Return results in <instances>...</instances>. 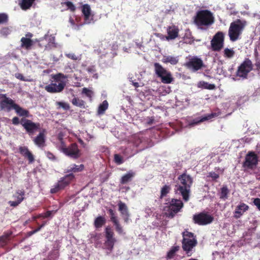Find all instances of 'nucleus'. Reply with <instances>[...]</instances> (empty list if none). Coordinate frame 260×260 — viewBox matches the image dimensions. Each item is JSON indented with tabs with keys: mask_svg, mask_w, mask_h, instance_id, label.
Masks as SVG:
<instances>
[{
	"mask_svg": "<svg viewBox=\"0 0 260 260\" xmlns=\"http://www.w3.org/2000/svg\"><path fill=\"white\" fill-rule=\"evenodd\" d=\"M179 183H177L174 188L176 194L181 195H189L190 192V188L193 183V179L187 174L185 171L183 174L178 177Z\"/></svg>",
	"mask_w": 260,
	"mask_h": 260,
	"instance_id": "1",
	"label": "nucleus"
},
{
	"mask_svg": "<svg viewBox=\"0 0 260 260\" xmlns=\"http://www.w3.org/2000/svg\"><path fill=\"white\" fill-rule=\"evenodd\" d=\"M50 84L45 86V89L50 93H57L61 92L64 88L66 83L65 79L67 77L62 73L51 75Z\"/></svg>",
	"mask_w": 260,
	"mask_h": 260,
	"instance_id": "2",
	"label": "nucleus"
},
{
	"mask_svg": "<svg viewBox=\"0 0 260 260\" xmlns=\"http://www.w3.org/2000/svg\"><path fill=\"white\" fill-rule=\"evenodd\" d=\"M246 25L247 21L245 20L238 19L232 22L228 31L230 40L235 42L239 39Z\"/></svg>",
	"mask_w": 260,
	"mask_h": 260,
	"instance_id": "3",
	"label": "nucleus"
},
{
	"mask_svg": "<svg viewBox=\"0 0 260 260\" xmlns=\"http://www.w3.org/2000/svg\"><path fill=\"white\" fill-rule=\"evenodd\" d=\"M12 122L15 125L20 124L29 135H33L40 128L39 123H35L25 118H21L20 119L18 117L15 116L12 119Z\"/></svg>",
	"mask_w": 260,
	"mask_h": 260,
	"instance_id": "4",
	"label": "nucleus"
},
{
	"mask_svg": "<svg viewBox=\"0 0 260 260\" xmlns=\"http://www.w3.org/2000/svg\"><path fill=\"white\" fill-rule=\"evenodd\" d=\"M165 200L166 202L164 204L163 210L167 217H173L183 207V203L180 200L165 199Z\"/></svg>",
	"mask_w": 260,
	"mask_h": 260,
	"instance_id": "5",
	"label": "nucleus"
},
{
	"mask_svg": "<svg viewBox=\"0 0 260 260\" xmlns=\"http://www.w3.org/2000/svg\"><path fill=\"white\" fill-rule=\"evenodd\" d=\"M214 17L208 10H201L197 12L194 17V23L198 26H209L214 22Z\"/></svg>",
	"mask_w": 260,
	"mask_h": 260,
	"instance_id": "6",
	"label": "nucleus"
},
{
	"mask_svg": "<svg viewBox=\"0 0 260 260\" xmlns=\"http://www.w3.org/2000/svg\"><path fill=\"white\" fill-rule=\"evenodd\" d=\"M182 248L184 251L190 255L192 251L197 244V241L194 234L187 231L182 233Z\"/></svg>",
	"mask_w": 260,
	"mask_h": 260,
	"instance_id": "7",
	"label": "nucleus"
},
{
	"mask_svg": "<svg viewBox=\"0 0 260 260\" xmlns=\"http://www.w3.org/2000/svg\"><path fill=\"white\" fill-rule=\"evenodd\" d=\"M154 67L155 73L158 77L160 78L163 83L169 84L173 81V78L171 72L164 68L159 63L155 62Z\"/></svg>",
	"mask_w": 260,
	"mask_h": 260,
	"instance_id": "8",
	"label": "nucleus"
},
{
	"mask_svg": "<svg viewBox=\"0 0 260 260\" xmlns=\"http://www.w3.org/2000/svg\"><path fill=\"white\" fill-rule=\"evenodd\" d=\"M61 150L67 156L74 159H77L81 156V151L75 143L66 147L63 141H61Z\"/></svg>",
	"mask_w": 260,
	"mask_h": 260,
	"instance_id": "9",
	"label": "nucleus"
},
{
	"mask_svg": "<svg viewBox=\"0 0 260 260\" xmlns=\"http://www.w3.org/2000/svg\"><path fill=\"white\" fill-rule=\"evenodd\" d=\"M258 156L254 151H249L246 155L243 167L246 169L253 170L257 165Z\"/></svg>",
	"mask_w": 260,
	"mask_h": 260,
	"instance_id": "10",
	"label": "nucleus"
},
{
	"mask_svg": "<svg viewBox=\"0 0 260 260\" xmlns=\"http://www.w3.org/2000/svg\"><path fill=\"white\" fill-rule=\"evenodd\" d=\"M224 34L222 31H218L211 41V46L213 51H220L224 45Z\"/></svg>",
	"mask_w": 260,
	"mask_h": 260,
	"instance_id": "11",
	"label": "nucleus"
},
{
	"mask_svg": "<svg viewBox=\"0 0 260 260\" xmlns=\"http://www.w3.org/2000/svg\"><path fill=\"white\" fill-rule=\"evenodd\" d=\"M74 178L75 176L73 173H70L66 175L58 182L54 187L51 189L50 192L55 193L58 192L59 190L64 189Z\"/></svg>",
	"mask_w": 260,
	"mask_h": 260,
	"instance_id": "12",
	"label": "nucleus"
},
{
	"mask_svg": "<svg viewBox=\"0 0 260 260\" xmlns=\"http://www.w3.org/2000/svg\"><path fill=\"white\" fill-rule=\"evenodd\" d=\"M16 104L12 99L7 96L6 94H0V109L7 112L14 109Z\"/></svg>",
	"mask_w": 260,
	"mask_h": 260,
	"instance_id": "13",
	"label": "nucleus"
},
{
	"mask_svg": "<svg viewBox=\"0 0 260 260\" xmlns=\"http://www.w3.org/2000/svg\"><path fill=\"white\" fill-rule=\"evenodd\" d=\"M253 64L249 58H246L238 67L237 75L240 77L246 78L248 74L252 70Z\"/></svg>",
	"mask_w": 260,
	"mask_h": 260,
	"instance_id": "14",
	"label": "nucleus"
},
{
	"mask_svg": "<svg viewBox=\"0 0 260 260\" xmlns=\"http://www.w3.org/2000/svg\"><path fill=\"white\" fill-rule=\"evenodd\" d=\"M105 234L106 240L104 243V246L105 248L108 251L107 252L109 253L113 250L116 239L113 237L114 233L111 228L107 227L106 228Z\"/></svg>",
	"mask_w": 260,
	"mask_h": 260,
	"instance_id": "15",
	"label": "nucleus"
},
{
	"mask_svg": "<svg viewBox=\"0 0 260 260\" xmlns=\"http://www.w3.org/2000/svg\"><path fill=\"white\" fill-rule=\"evenodd\" d=\"M184 66L187 69L191 70L193 72H196L201 69L204 67L203 60L198 57L194 56L189 59Z\"/></svg>",
	"mask_w": 260,
	"mask_h": 260,
	"instance_id": "16",
	"label": "nucleus"
},
{
	"mask_svg": "<svg viewBox=\"0 0 260 260\" xmlns=\"http://www.w3.org/2000/svg\"><path fill=\"white\" fill-rule=\"evenodd\" d=\"M193 220L196 223L199 225H206L211 223L213 220V217L210 214L201 213L194 215Z\"/></svg>",
	"mask_w": 260,
	"mask_h": 260,
	"instance_id": "17",
	"label": "nucleus"
},
{
	"mask_svg": "<svg viewBox=\"0 0 260 260\" xmlns=\"http://www.w3.org/2000/svg\"><path fill=\"white\" fill-rule=\"evenodd\" d=\"M55 40V38L54 37L45 35L43 38L39 41L38 45L40 47H44L46 49H50L52 48L56 47Z\"/></svg>",
	"mask_w": 260,
	"mask_h": 260,
	"instance_id": "18",
	"label": "nucleus"
},
{
	"mask_svg": "<svg viewBox=\"0 0 260 260\" xmlns=\"http://www.w3.org/2000/svg\"><path fill=\"white\" fill-rule=\"evenodd\" d=\"M129 142L132 143L134 146L140 147L141 149H143L145 147L144 139L140 135H133L129 139Z\"/></svg>",
	"mask_w": 260,
	"mask_h": 260,
	"instance_id": "19",
	"label": "nucleus"
},
{
	"mask_svg": "<svg viewBox=\"0 0 260 260\" xmlns=\"http://www.w3.org/2000/svg\"><path fill=\"white\" fill-rule=\"evenodd\" d=\"M81 11L84 16V24H89L92 20L90 6L88 4L83 5L81 8Z\"/></svg>",
	"mask_w": 260,
	"mask_h": 260,
	"instance_id": "20",
	"label": "nucleus"
},
{
	"mask_svg": "<svg viewBox=\"0 0 260 260\" xmlns=\"http://www.w3.org/2000/svg\"><path fill=\"white\" fill-rule=\"evenodd\" d=\"M249 207L247 205L241 203L236 208L234 212V216L235 218H240L244 213L248 210Z\"/></svg>",
	"mask_w": 260,
	"mask_h": 260,
	"instance_id": "21",
	"label": "nucleus"
},
{
	"mask_svg": "<svg viewBox=\"0 0 260 260\" xmlns=\"http://www.w3.org/2000/svg\"><path fill=\"white\" fill-rule=\"evenodd\" d=\"M19 153L25 158H26L29 164H32L35 161L34 155L26 146H20L19 148Z\"/></svg>",
	"mask_w": 260,
	"mask_h": 260,
	"instance_id": "22",
	"label": "nucleus"
},
{
	"mask_svg": "<svg viewBox=\"0 0 260 260\" xmlns=\"http://www.w3.org/2000/svg\"><path fill=\"white\" fill-rule=\"evenodd\" d=\"M179 29L175 25L170 26L167 28L168 36L166 37L167 40H174L179 35Z\"/></svg>",
	"mask_w": 260,
	"mask_h": 260,
	"instance_id": "23",
	"label": "nucleus"
},
{
	"mask_svg": "<svg viewBox=\"0 0 260 260\" xmlns=\"http://www.w3.org/2000/svg\"><path fill=\"white\" fill-rule=\"evenodd\" d=\"M118 206L119 207V211L121 213V215L124 220V221L127 223L129 221V214L128 211V209L125 204L120 201Z\"/></svg>",
	"mask_w": 260,
	"mask_h": 260,
	"instance_id": "24",
	"label": "nucleus"
},
{
	"mask_svg": "<svg viewBox=\"0 0 260 260\" xmlns=\"http://www.w3.org/2000/svg\"><path fill=\"white\" fill-rule=\"evenodd\" d=\"M136 173L133 171H129L122 176L120 180V183L122 184H125L131 182L135 176Z\"/></svg>",
	"mask_w": 260,
	"mask_h": 260,
	"instance_id": "25",
	"label": "nucleus"
},
{
	"mask_svg": "<svg viewBox=\"0 0 260 260\" xmlns=\"http://www.w3.org/2000/svg\"><path fill=\"white\" fill-rule=\"evenodd\" d=\"M14 110H15L17 114L20 117H22V118H26V117H28L29 116V112L28 110L21 107L17 104L15 105Z\"/></svg>",
	"mask_w": 260,
	"mask_h": 260,
	"instance_id": "26",
	"label": "nucleus"
},
{
	"mask_svg": "<svg viewBox=\"0 0 260 260\" xmlns=\"http://www.w3.org/2000/svg\"><path fill=\"white\" fill-rule=\"evenodd\" d=\"M20 42L21 47L27 50H30L34 45V41L31 39H29V38L22 37L21 39Z\"/></svg>",
	"mask_w": 260,
	"mask_h": 260,
	"instance_id": "27",
	"label": "nucleus"
},
{
	"mask_svg": "<svg viewBox=\"0 0 260 260\" xmlns=\"http://www.w3.org/2000/svg\"><path fill=\"white\" fill-rule=\"evenodd\" d=\"M216 114L215 113H211L210 114H208L207 116L203 117L201 118L195 119H193L190 123V126H193L194 125H197L202 122L205 121L206 120H210L212 118L215 117Z\"/></svg>",
	"mask_w": 260,
	"mask_h": 260,
	"instance_id": "28",
	"label": "nucleus"
},
{
	"mask_svg": "<svg viewBox=\"0 0 260 260\" xmlns=\"http://www.w3.org/2000/svg\"><path fill=\"white\" fill-rule=\"evenodd\" d=\"M34 143L40 147H44L45 143V137L43 132H40L34 139Z\"/></svg>",
	"mask_w": 260,
	"mask_h": 260,
	"instance_id": "29",
	"label": "nucleus"
},
{
	"mask_svg": "<svg viewBox=\"0 0 260 260\" xmlns=\"http://www.w3.org/2000/svg\"><path fill=\"white\" fill-rule=\"evenodd\" d=\"M84 169V166L83 164L80 165H77L76 164H73L71 166L69 167L66 170L67 173H78L82 171Z\"/></svg>",
	"mask_w": 260,
	"mask_h": 260,
	"instance_id": "30",
	"label": "nucleus"
},
{
	"mask_svg": "<svg viewBox=\"0 0 260 260\" xmlns=\"http://www.w3.org/2000/svg\"><path fill=\"white\" fill-rule=\"evenodd\" d=\"M162 61L166 63H170L172 65H175L178 62V59L177 57L169 55L164 56Z\"/></svg>",
	"mask_w": 260,
	"mask_h": 260,
	"instance_id": "31",
	"label": "nucleus"
},
{
	"mask_svg": "<svg viewBox=\"0 0 260 260\" xmlns=\"http://www.w3.org/2000/svg\"><path fill=\"white\" fill-rule=\"evenodd\" d=\"M35 0H22L20 3L21 8L23 10H26L32 6Z\"/></svg>",
	"mask_w": 260,
	"mask_h": 260,
	"instance_id": "32",
	"label": "nucleus"
},
{
	"mask_svg": "<svg viewBox=\"0 0 260 260\" xmlns=\"http://www.w3.org/2000/svg\"><path fill=\"white\" fill-rule=\"evenodd\" d=\"M72 104L76 107L85 108L86 103L84 101L78 98H74L71 101Z\"/></svg>",
	"mask_w": 260,
	"mask_h": 260,
	"instance_id": "33",
	"label": "nucleus"
},
{
	"mask_svg": "<svg viewBox=\"0 0 260 260\" xmlns=\"http://www.w3.org/2000/svg\"><path fill=\"white\" fill-rule=\"evenodd\" d=\"M11 235V232H7L0 237V247H3L7 243L9 240V237Z\"/></svg>",
	"mask_w": 260,
	"mask_h": 260,
	"instance_id": "34",
	"label": "nucleus"
},
{
	"mask_svg": "<svg viewBox=\"0 0 260 260\" xmlns=\"http://www.w3.org/2000/svg\"><path fill=\"white\" fill-rule=\"evenodd\" d=\"M198 87L204 89L213 90L215 89V85L213 84H210L205 81H200L198 84Z\"/></svg>",
	"mask_w": 260,
	"mask_h": 260,
	"instance_id": "35",
	"label": "nucleus"
},
{
	"mask_svg": "<svg viewBox=\"0 0 260 260\" xmlns=\"http://www.w3.org/2000/svg\"><path fill=\"white\" fill-rule=\"evenodd\" d=\"M106 223V219L105 217L100 216L95 218L94 225L96 228H101Z\"/></svg>",
	"mask_w": 260,
	"mask_h": 260,
	"instance_id": "36",
	"label": "nucleus"
},
{
	"mask_svg": "<svg viewBox=\"0 0 260 260\" xmlns=\"http://www.w3.org/2000/svg\"><path fill=\"white\" fill-rule=\"evenodd\" d=\"M108 102L105 100L103 102V103L100 105L98 108V112L99 114H104L105 111L108 109Z\"/></svg>",
	"mask_w": 260,
	"mask_h": 260,
	"instance_id": "37",
	"label": "nucleus"
},
{
	"mask_svg": "<svg viewBox=\"0 0 260 260\" xmlns=\"http://www.w3.org/2000/svg\"><path fill=\"white\" fill-rule=\"evenodd\" d=\"M61 4L62 6L65 5L67 7V10H70L71 12H74L76 10L75 6L71 2L67 1L62 2Z\"/></svg>",
	"mask_w": 260,
	"mask_h": 260,
	"instance_id": "38",
	"label": "nucleus"
},
{
	"mask_svg": "<svg viewBox=\"0 0 260 260\" xmlns=\"http://www.w3.org/2000/svg\"><path fill=\"white\" fill-rule=\"evenodd\" d=\"M9 22V16L5 13H0V25H6Z\"/></svg>",
	"mask_w": 260,
	"mask_h": 260,
	"instance_id": "39",
	"label": "nucleus"
},
{
	"mask_svg": "<svg viewBox=\"0 0 260 260\" xmlns=\"http://www.w3.org/2000/svg\"><path fill=\"white\" fill-rule=\"evenodd\" d=\"M24 198L22 196H17L16 199H15L13 201H9L8 203L12 207H16L23 200Z\"/></svg>",
	"mask_w": 260,
	"mask_h": 260,
	"instance_id": "40",
	"label": "nucleus"
},
{
	"mask_svg": "<svg viewBox=\"0 0 260 260\" xmlns=\"http://www.w3.org/2000/svg\"><path fill=\"white\" fill-rule=\"evenodd\" d=\"M224 56L228 58H231L235 55V52L233 49L225 48L223 51Z\"/></svg>",
	"mask_w": 260,
	"mask_h": 260,
	"instance_id": "41",
	"label": "nucleus"
},
{
	"mask_svg": "<svg viewBox=\"0 0 260 260\" xmlns=\"http://www.w3.org/2000/svg\"><path fill=\"white\" fill-rule=\"evenodd\" d=\"M179 247L178 246L173 247L168 252L167 254V258L171 259L172 258L174 255L175 253L179 250Z\"/></svg>",
	"mask_w": 260,
	"mask_h": 260,
	"instance_id": "42",
	"label": "nucleus"
},
{
	"mask_svg": "<svg viewBox=\"0 0 260 260\" xmlns=\"http://www.w3.org/2000/svg\"><path fill=\"white\" fill-rule=\"evenodd\" d=\"M82 93L84 94L87 97H88L90 101L92 100V97L93 94V91L88 89L87 88L84 87L82 90Z\"/></svg>",
	"mask_w": 260,
	"mask_h": 260,
	"instance_id": "43",
	"label": "nucleus"
},
{
	"mask_svg": "<svg viewBox=\"0 0 260 260\" xmlns=\"http://www.w3.org/2000/svg\"><path fill=\"white\" fill-rule=\"evenodd\" d=\"M114 161L117 165H121L123 163L124 160L122 156L118 154L114 155Z\"/></svg>",
	"mask_w": 260,
	"mask_h": 260,
	"instance_id": "44",
	"label": "nucleus"
},
{
	"mask_svg": "<svg viewBox=\"0 0 260 260\" xmlns=\"http://www.w3.org/2000/svg\"><path fill=\"white\" fill-rule=\"evenodd\" d=\"M171 189V186L169 185H165L161 189V194L160 195H166L169 193L170 190Z\"/></svg>",
	"mask_w": 260,
	"mask_h": 260,
	"instance_id": "45",
	"label": "nucleus"
},
{
	"mask_svg": "<svg viewBox=\"0 0 260 260\" xmlns=\"http://www.w3.org/2000/svg\"><path fill=\"white\" fill-rule=\"evenodd\" d=\"M108 212L110 216L111 220L113 222V223L116 222L118 221L114 211L112 209H109Z\"/></svg>",
	"mask_w": 260,
	"mask_h": 260,
	"instance_id": "46",
	"label": "nucleus"
},
{
	"mask_svg": "<svg viewBox=\"0 0 260 260\" xmlns=\"http://www.w3.org/2000/svg\"><path fill=\"white\" fill-rule=\"evenodd\" d=\"M58 256V251L57 250H53L49 255L50 260H55Z\"/></svg>",
	"mask_w": 260,
	"mask_h": 260,
	"instance_id": "47",
	"label": "nucleus"
},
{
	"mask_svg": "<svg viewBox=\"0 0 260 260\" xmlns=\"http://www.w3.org/2000/svg\"><path fill=\"white\" fill-rule=\"evenodd\" d=\"M254 55L255 57V66L256 70H259L260 69V60L258 58V52L256 50L255 51Z\"/></svg>",
	"mask_w": 260,
	"mask_h": 260,
	"instance_id": "48",
	"label": "nucleus"
},
{
	"mask_svg": "<svg viewBox=\"0 0 260 260\" xmlns=\"http://www.w3.org/2000/svg\"><path fill=\"white\" fill-rule=\"evenodd\" d=\"M66 56L68 58H70L71 59H72L73 60H80V58L77 56L74 53H68V54H66Z\"/></svg>",
	"mask_w": 260,
	"mask_h": 260,
	"instance_id": "49",
	"label": "nucleus"
},
{
	"mask_svg": "<svg viewBox=\"0 0 260 260\" xmlns=\"http://www.w3.org/2000/svg\"><path fill=\"white\" fill-rule=\"evenodd\" d=\"M115 226V228H116V230L117 231V232L120 234H124L123 233V230H122V228L121 226V225H120L118 221H117L116 222H114L113 223Z\"/></svg>",
	"mask_w": 260,
	"mask_h": 260,
	"instance_id": "50",
	"label": "nucleus"
},
{
	"mask_svg": "<svg viewBox=\"0 0 260 260\" xmlns=\"http://www.w3.org/2000/svg\"><path fill=\"white\" fill-rule=\"evenodd\" d=\"M56 213V211L51 210V211H47L46 213H44V217H52L54 214Z\"/></svg>",
	"mask_w": 260,
	"mask_h": 260,
	"instance_id": "51",
	"label": "nucleus"
},
{
	"mask_svg": "<svg viewBox=\"0 0 260 260\" xmlns=\"http://www.w3.org/2000/svg\"><path fill=\"white\" fill-rule=\"evenodd\" d=\"M208 177L212 178L213 180H215L219 177V176L214 172H211L209 173Z\"/></svg>",
	"mask_w": 260,
	"mask_h": 260,
	"instance_id": "52",
	"label": "nucleus"
},
{
	"mask_svg": "<svg viewBox=\"0 0 260 260\" xmlns=\"http://www.w3.org/2000/svg\"><path fill=\"white\" fill-rule=\"evenodd\" d=\"M57 105H59L60 107L64 109V110H69L70 108V106L68 104L59 102L57 103Z\"/></svg>",
	"mask_w": 260,
	"mask_h": 260,
	"instance_id": "53",
	"label": "nucleus"
},
{
	"mask_svg": "<svg viewBox=\"0 0 260 260\" xmlns=\"http://www.w3.org/2000/svg\"><path fill=\"white\" fill-rule=\"evenodd\" d=\"M46 154L47 157L51 160H55L56 159V157L50 151H47L46 152Z\"/></svg>",
	"mask_w": 260,
	"mask_h": 260,
	"instance_id": "54",
	"label": "nucleus"
},
{
	"mask_svg": "<svg viewBox=\"0 0 260 260\" xmlns=\"http://www.w3.org/2000/svg\"><path fill=\"white\" fill-rule=\"evenodd\" d=\"M15 77L18 79H19L23 81H28V80L26 79L23 76V75L20 73L16 74Z\"/></svg>",
	"mask_w": 260,
	"mask_h": 260,
	"instance_id": "55",
	"label": "nucleus"
},
{
	"mask_svg": "<svg viewBox=\"0 0 260 260\" xmlns=\"http://www.w3.org/2000/svg\"><path fill=\"white\" fill-rule=\"evenodd\" d=\"M221 195H227L229 193V189L226 186H223L221 188Z\"/></svg>",
	"mask_w": 260,
	"mask_h": 260,
	"instance_id": "56",
	"label": "nucleus"
},
{
	"mask_svg": "<svg viewBox=\"0 0 260 260\" xmlns=\"http://www.w3.org/2000/svg\"><path fill=\"white\" fill-rule=\"evenodd\" d=\"M10 30L8 27H3L1 29V32L3 35H7L10 34Z\"/></svg>",
	"mask_w": 260,
	"mask_h": 260,
	"instance_id": "57",
	"label": "nucleus"
},
{
	"mask_svg": "<svg viewBox=\"0 0 260 260\" xmlns=\"http://www.w3.org/2000/svg\"><path fill=\"white\" fill-rule=\"evenodd\" d=\"M253 203L257 207V209L260 211V199L258 198L255 199Z\"/></svg>",
	"mask_w": 260,
	"mask_h": 260,
	"instance_id": "58",
	"label": "nucleus"
},
{
	"mask_svg": "<svg viewBox=\"0 0 260 260\" xmlns=\"http://www.w3.org/2000/svg\"><path fill=\"white\" fill-rule=\"evenodd\" d=\"M87 71L89 73H93L95 71V70L94 67H90L87 69Z\"/></svg>",
	"mask_w": 260,
	"mask_h": 260,
	"instance_id": "59",
	"label": "nucleus"
},
{
	"mask_svg": "<svg viewBox=\"0 0 260 260\" xmlns=\"http://www.w3.org/2000/svg\"><path fill=\"white\" fill-rule=\"evenodd\" d=\"M33 37V35L31 32H27L25 34V37L24 38H29V39H31V38Z\"/></svg>",
	"mask_w": 260,
	"mask_h": 260,
	"instance_id": "60",
	"label": "nucleus"
},
{
	"mask_svg": "<svg viewBox=\"0 0 260 260\" xmlns=\"http://www.w3.org/2000/svg\"><path fill=\"white\" fill-rule=\"evenodd\" d=\"M44 213L40 214L37 216L34 217V219H36V218H41V217H42L43 218H45V217H44Z\"/></svg>",
	"mask_w": 260,
	"mask_h": 260,
	"instance_id": "61",
	"label": "nucleus"
},
{
	"mask_svg": "<svg viewBox=\"0 0 260 260\" xmlns=\"http://www.w3.org/2000/svg\"><path fill=\"white\" fill-rule=\"evenodd\" d=\"M69 22L71 23L72 25H74L75 24L74 20L71 17H70V18L69 19Z\"/></svg>",
	"mask_w": 260,
	"mask_h": 260,
	"instance_id": "62",
	"label": "nucleus"
},
{
	"mask_svg": "<svg viewBox=\"0 0 260 260\" xmlns=\"http://www.w3.org/2000/svg\"><path fill=\"white\" fill-rule=\"evenodd\" d=\"M133 84L136 88L139 86V84L138 82H133Z\"/></svg>",
	"mask_w": 260,
	"mask_h": 260,
	"instance_id": "63",
	"label": "nucleus"
},
{
	"mask_svg": "<svg viewBox=\"0 0 260 260\" xmlns=\"http://www.w3.org/2000/svg\"><path fill=\"white\" fill-rule=\"evenodd\" d=\"M42 229V228H41V226H40L38 228H37L36 230H35V231H34L32 233H35L38 231H39L41 229Z\"/></svg>",
	"mask_w": 260,
	"mask_h": 260,
	"instance_id": "64",
	"label": "nucleus"
}]
</instances>
